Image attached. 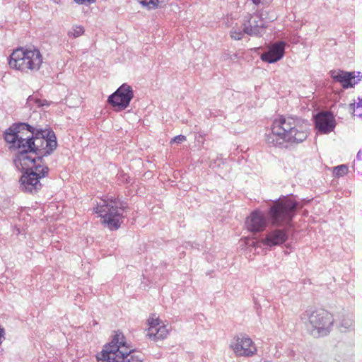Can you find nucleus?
Returning a JSON list of instances; mask_svg holds the SVG:
<instances>
[{
	"instance_id": "nucleus-25",
	"label": "nucleus",
	"mask_w": 362,
	"mask_h": 362,
	"mask_svg": "<svg viewBox=\"0 0 362 362\" xmlns=\"http://www.w3.org/2000/svg\"><path fill=\"white\" fill-rule=\"evenodd\" d=\"M248 244V238L245 237L243 239H241L239 242V247L241 248V250H247V245Z\"/></svg>"
},
{
	"instance_id": "nucleus-32",
	"label": "nucleus",
	"mask_w": 362,
	"mask_h": 362,
	"mask_svg": "<svg viewBox=\"0 0 362 362\" xmlns=\"http://www.w3.org/2000/svg\"><path fill=\"white\" fill-rule=\"evenodd\" d=\"M357 107H362V99L361 100H359V102L357 103Z\"/></svg>"
},
{
	"instance_id": "nucleus-13",
	"label": "nucleus",
	"mask_w": 362,
	"mask_h": 362,
	"mask_svg": "<svg viewBox=\"0 0 362 362\" xmlns=\"http://www.w3.org/2000/svg\"><path fill=\"white\" fill-rule=\"evenodd\" d=\"M285 43L284 42H278L273 44L268 51L262 54V61L268 63H274L280 60L284 54Z\"/></svg>"
},
{
	"instance_id": "nucleus-33",
	"label": "nucleus",
	"mask_w": 362,
	"mask_h": 362,
	"mask_svg": "<svg viewBox=\"0 0 362 362\" xmlns=\"http://www.w3.org/2000/svg\"><path fill=\"white\" fill-rule=\"evenodd\" d=\"M40 105H42V106H43V105H47V106H48V105H49V103H48V102H47V100H44V102H43V103H42L40 104Z\"/></svg>"
},
{
	"instance_id": "nucleus-1",
	"label": "nucleus",
	"mask_w": 362,
	"mask_h": 362,
	"mask_svg": "<svg viewBox=\"0 0 362 362\" xmlns=\"http://www.w3.org/2000/svg\"><path fill=\"white\" fill-rule=\"evenodd\" d=\"M4 139L10 144V149L18 151L13 163L18 170L24 171L20 179L21 189L31 194L37 192L42 186L40 180L49 171L42 163V158L52 154L57 146L54 132L19 122L6 130Z\"/></svg>"
},
{
	"instance_id": "nucleus-14",
	"label": "nucleus",
	"mask_w": 362,
	"mask_h": 362,
	"mask_svg": "<svg viewBox=\"0 0 362 362\" xmlns=\"http://www.w3.org/2000/svg\"><path fill=\"white\" fill-rule=\"evenodd\" d=\"M231 349L238 356H249V337L246 334L238 335L230 344Z\"/></svg>"
},
{
	"instance_id": "nucleus-5",
	"label": "nucleus",
	"mask_w": 362,
	"mask_h": 362,
	"mask_svg": "<svg viewBox=\"0 0 362 362\" xmlns=\"http://www.w3.org/2000/svg\"><path fill=\"white\" fill-rule=\"evenodd\" d=\"M300 320L308 333L315 338L328 335L334 322L332 315L325 310H305Z\"/></svg>"
},
{
	"instance_id": "nucleus-9",
	"label": "nucleus",
	"mask_w": 362,
	"mask_h": 362,
	"mask_svg": "<svg viewBox=\"0 0 362 362\" xmlns=\"http://www.w3.org/2000/svg\"><path fill=\"white\" fill-rule=\"evenodd\" d=\"M154 317L155 315L147 320L148 328L147 329L146 337L154 341L163 339L168 335L169 330L158 317Z\"/></svg>"
},
{
	"instance_id": "nucleus-11",
	"label": "nucleus",
	"mask_w": 362,
	"mask_h": 362,
	"mask_svg": "<svg viewBox=\"0 0 362 362\" xmlns=\"http://www.w3.org/2000/svg\"><path fill=\"white\" fill-rule=\"evenodd\" d=\"M331 76L334 81L340 83L344 88L353 87L362 78L361 72H346L341 70L331 71Z\"/></svg>"
},
{
	"instance_id": "nucleus-36",
	"label": "nucleus",
	"mask_w": 362,
	"mask_h": 362,
	"mask_svg": "<svg viewBox=\"0 0 362 362\" xmlns=\"http://www.w3.org/2000/svg\"><path fill=\"white\" fill-rule=\"evenodd\" d=\"M360 153H361L360 151L358 153V155H357L358 157L359 156Z\"/></svg>"
},
{
	"instance_id": "nucleus-19",
	"label": "nucleus",
	"mask_w": 362,
	"mask_h": 362,
	"mask_svg": "<svg viewBox=\"0 0 362 362\" xmlns=\"http://www.w3.org/2000/svg\"><path fill=\"white\" fill-rule=\"evenodd\" d=\"M341 332H346L353 329L354 318L351 315H348L341 318L339 325Z\"/></svg>"
},
{
	"instance_id": "nucleus-34",
	"label": "nucleus",
	"mask_w": 362,
	"mask_h": 362,
	"mask_svg": "<svg viewBox=\"0 0 362 362\" xmlns=\"http://www.w3.org/2000/svg\"><path fill=\"white\" fill-rule=\"evenodd\" d=\"M248 221H249V216H247V217L245 218V226H246V228H248V226H247V222H248Z\"/></svg>"
},
{
	"instance_id": "nucleus-10",
	"label": "nucleus",
	"mask_w": 362,
	"mask_h": 362,
	"mask_svg": "<svg viewBox=\"0 0 362 362\" xmlns=\"http://www.w3.org/2000/svg\"><path fill=\"white\" fill-rule=\"evenodd\" d=\"M331 76L334 81L340 83L344 88L353 87L362 78L361 72H346L341 70L331 71Z\"/></svg>"
},
{
	"instance_id": "nucleus-8",
	"label": "nucleus",
	"mask_w": 362,
	"mask_h": 362,
	"mask_svg": "<svg viewBox=\"0 0 362 362\" xmlns=\"http://www.w3.org/2000/svg\"><path fill=\"white\" fill-rule=\"evenodd\" d=\"M133 97L134 93L132 87L127 83H124L108 97L107 101L113 107H117L119 110H124L129 105Z\"/></svg>"
},
{
	"instance_id": "nucleus-35",
	"label": "nucleus",
	"mask_w": 362,
	"mask_h": 362,
	"mask_svg": "<svg viewBox=\"0 0 362 362\" xmlns=\"http://www.w3.org/2000/svg\"><path fill=\"white\" fill-rule=\"evenodd\" d=\"M254 303H255V306L257 305V300L255 299H254Z\"/></svg>"
},
{
	"instance_id": "nucleus-20",
	"label": "nucleus",
	"mask_w": 362,
	"mask_h": 362,
	"mask_svg": "<svg viewBox=\"0 0 362 362\" xmlns=\"http://www.w3.org/2000/svg\"><path fill=\"white\" fill-rule=\"evenodd\" d=\"M245 34H249V27L244 25L243 28H233L230 31V37L236 40L243 38Z\"/></svg>"
},
{
	"instance_id": "nucleus-2",
	"label": "nucleus",
	"mask_w": 362,
	"mask_h": 362,
	"mask_svg": "<svg viewBox=\"0 0 362 362\" xmlns=\"http://www.w3.org/2000/svg\"><path fill=\"white\" fill-rule=\"evenodd\" d=\"M271 131L267 136V142L284 148L303 142L309 134L308 122L293 117L280 116L276 118L272 122Z\"/></svg>"
},
{
	"instance_id": "nucleus-4",
	"label": "nucleus",
	"mask_w": 362,
	"mask_h": 362,
	"mask_svg": "<svg viewBox=\"0 0 362 362\" xmlns=\"http://www.w3.org/2000/svg\"><path fill=\"white\" fill-rule=\"evenodd\" d=\"M127 204L122 200L112 197L100 199L93 209L102 218V223L111 230H117L123 223L124 213Z\"/></svg>"
},
{
	"instance_id": "nucleus-26",
	"label": "nucleus",
	"mask_w": 362,
	"mask_h": 362,
	"mask_svg": "<svg viewBox=\"0 0 362 362\" xmlns=\"http://www.w3.org/2000/svg\"><path fill=\"white\" fill-rule=\"evenodd\" d=\"M78 4L90 5L96 1V0H74Z\"/></svg>"
},
{
	"instance_id": "nucleus-6",
	"label": "nucleus",
	"mask_w": 362,
	"mask_h": 362,
	"mask_svg": "<svg viewBox=\"0 0 362 362\" xmlns=\"http://www.w3.org/2000/svg\"><path fill=\"white\" fill-rule=\"evenodd\" d=\"M299 203L289 197H284L273 202L268 216L272 225L287 226L296 216Z\"/></svg>"
},
{
	"instance_id": "nucleus-30",
	"label": "nucleus",
	"mask_w": 362,
	"mask_h": 362,
	"mask_svg": "<svg viewBox=\"0 0 362 362\" xmlns=\"http://www.w3.org/2000/svg\"><path fill=\"white\" fill-rule=\"evenodd\" d=\"M356 105L357 103H355L350 104V110L354 112L356 108H358Z\"/></svg>"
},
{
	"instance_id": "nucleus-3",
	"label": "nucleus",
	"mask_w": 362,
	"mask_h": 362,
	"mask_svg": "<svg viewBox=\"0 0 362 362\" xmlns=\"http://www.w3.org/2000/svg\"><path fill=\"white\" fill-rule=\"evenodd\" d=\"M97 359L100 362H144L119 331L115 332L111 341L98 354Z\"/></svg>"
},
{
	"instance_id": "nucleus-21",
	"label": "nucleus",
	"mask_w": 362,
	"mask_h": 362,
	"mask_svg": "<svg viewBox=\"0 0 362 362\" xmlns=\"http://www.w3.org/2000/svg\"><path fill=\"white\" fill-rule=\"evenodd\" d=\"M84 28L82 25H73L69 30L67 35L69 37L76 38L84 33Z\"/></svg>"
},
{
	"instance_id": "nucleus-7",
	"label": "nucleus",
	"mask_w": 362,
	"mask_h": 362,
	"mask_svg": "<svg viewBox=\"0 0 362 362\" xmlns=\"http://www.w3.org/2000/svg\"><path fill=\"white\" fill-rule=\"evenodd\" d=\"M42 64V56L36 48H18L11 53L8 61L11 68L23 72L37 71Z\"/></svg>"
},
{
	"instance_id": "nucleus-27",
	"label": "nucleus",
	"mask_w": 362,
	"mask_h": 362,
	"mask_svg": "<svg viewBox=\"0 0 362 362\" xmlns=\"http://www.w3.org/2000/svg\"><path fill=\"white\" fill-rule=\"evenodd\" d=\"M241 57H243V56H242V52H237V53H234V54H233L230 57V59H231V60H234V59H240V58H241Z\"/></svg>"
},
{
	"instance_id": "nucleus-24",
	"label": "nucleus",
	"mask_w": 362,
	"mask_h": 362,
	"mask_svg": "<svg viewBox=\"0 0 362 362\" xmlns=\"http://www.w3.org/2000/svg\"><path fill=\"white\" fill-rule=\"evenodd\" d=\"M259 344H260L259 341H258L257 343H255V342L252 341V340L250 339V356L258 351Z\"/></svg>"
},
{
	"instance_id": "nucleus-18",
	"label": "nucleus",
	"mask_w": 362,
	"mask_h": 362,
	"mask_svg": "<svg viewBox=\"0 0 362 362\" xmlns=\"http://www.w3.org/2000/svg\"><path fill=\"white\" fill-rule=\"evenodd\" d=\"M144 8L148 10L156 9L163 7L168 0H138Z\"/></svg>"
},
{
	"instance_id": "nucleus-23",
	"label": "nucleus",
	"mask_w": 362,
	"mask_h": 362,
	"mask_svg": "<svg viewBox=\"0 0 362 362\" xmlns=\"http://www.w3.org/2000/svg\"><path fill=\"white\" fill-rule=\"evenodd\" d=\"M186 140H187V138H186L185 136H184V135H178V136H176L173 137L171 139L170 143L171 144L176 143L177 144H180L182 142L185 141Z\"/></svg>"
},
{
	"instance_id": "nucleus-28",
	"label": "nucleus",
	"mask_w": 362,
	"mask_h": 362,
	"mask_svg": "<svg viewBox=\"0 0 362 362\" xmlns=\"http://www.w3.org/2000/svg\"><path fill=\"white\" fill-rule=\"evenodd\" d=\"M4 339H5V330L4 328L0 327V344L2 343Z\"/></svg>"
},
{
	"instance_id": "nucleus-17",
	"label": "nucleus",
	"mask_w": 362,
	"mask_h": 362,
	"mask_svg": "<svg viewBox=\"0 0 362 362\" xmlns=\"http://www.w3.org/2000/svg\"><path fill=\"white\" fill-rule=\"evenodd\" d=\"M256 18H257V15H250V21L252 20L253 23H256L257 24L255 25H252L250 24V35H262L265 31V27L263 20H259V23L256 21Z\"/></svg>"
},
{
	"instance_id": "nucleus-15",
	"label": "nucleus",
	"mask_w": 362,
	"mask_h": 362,
	"mask_svg": "<svg viewBox=\"0 0 362 362\" xmlns=\"http://www.w3.org/2000/svg\"><path fill=\"white\" fill-rule=\"evenodd\" d=\"M288 239V235L284 230L275 229L271 231L265 238V244L272 247L280 245L284 243Z\"/></svg>"
},
{
	"instance_id": "nucleus-16",
	"label": "nucleus",
	"mask_w": 362,
	"mask_h": 362,
	"mask_svg": "<svg viewBox=\"0 0 362 362\" xmlns=\"http://www.w3.org/2000/svg\"><path fill=\"white\" fill-rule=\"evenodd\" d=\"M267 226L263 213L255 210L250 214V231H262Z\"/></svg>"
},
{
	"instance_id": "nucleus-12",
	"label": "nucleus",
	"mask_w": 362,
	"mask_h": 362,
	"mask_svg": "<svg viewBox=\"0 0 362 362\" xmlns=\"http://www.w3.org/2000/svg\"><path fill=\"white\" fill-rule=\"evenodd\" d=\"M315 127L323 134L332 132L336 127L335 118L330 112H321L314 118Z\"/></svg>"
},
{
	"instance_id": "nucleus-31",
	"label": "nucleus",
	"mask_w": 362,
	"mask_h": 362,
	"mask_svg": "<svg viewBox=\"0 0 362 362\" xmlns=\"http://www.w3.org/2000/svg\"><path fill=\"white\" fill-rule=\"evenodd\" d=\"M264 0H252L254 4L258 5L260 3H263Z\"/></svg>"
},
{
	"instance_id": "nucleus-29",
	"label": "nucleus",
	"mask_w": 362,
	"mask_h": 362,
	"mask_svg": "<svg viewBox=\"0 0 362 362\" xmlns=\"http://www.w3.org/2000/svg\"><path fill=\"white\" fill-rule=\"evenodd\" d=\"M356 105L357 103H355L350 104V110L354 112L356 108H358Z\"/></svg>"
},
{
	"instance_id": "nucleus-22",
	"label": "nucleus",
	"mask_w": 362,
	"mask_h": 362,
	"mask_svg": "<svg viewBox=\"0 0 362 362\" xmlns=\"http://www.w3.org/2000/svg\"><path fill=\"white\" fill-rule=\"evenodd\" d=\"M348 173V168L346 165H340L334 168L333 174L337 177H342Z\"/></svg>"
}]
</instances>
